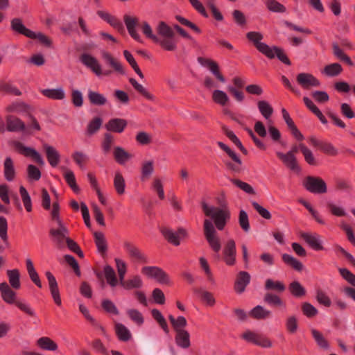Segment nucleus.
I'll return each instance as SVG.
<instances>
[{"instance_id": "1", "label": "nucleus", "mask_w": 355, "mask_h": 355, "mask_svg": "<svg viewBox=\"0 0 355 355\" xmlns=\"http://www.w3.org/2000/svg\"><path fill=\"white\" fill-rule=\"evenodd\" d=\"M217 203L219 207H210L205 202L201 203V206L204 214L214 220V223L209 219L204 220L205 237L211 249L214 252L218 253L221 248V243L216 229L218 230L224 229L230 218V212L223 198H218Z\"/></svg>"}, {"instance_id": "2", "label": "nucleus", "mask_w": 355, "mask_h": 355, "mask_svg": "<svg viewBox=\"0 0 355 355\" xmlns=\"http://www.w3.org/2000/svg\"><path fill=\"white\" fill-rule=\"evenodd\" d=\"M143 33L154 42L159 44L164 49L173 51L177 49L175 33L166 22L161 21L156 26L157 35L154 34L150 26L146 21L141 25Z\"/></svg>"}, {"instance_id": "3", "label": "nucleus", "mask_w": 355, "mask_h": 355, "mask_svg": "<svg viewBox=\"0 0 355 355\" xmlns=\"http://www.w3.org/2000/svg\"><path fill=\"white\" fill-rule=\"evenodd\" d=\"M49 234L59 249L64 248L67 242V239H69L68 236L69 230L62 221H58L56 228L50 229Z\"/></svg>"}, {"instance_id": "4", "label": "nucleus", "mask_w": 355, "mask_h": 355, "mask_svg": "<svg viewBox=\"0 0 355 355\" xmlns=\"http://www.w3.org/2000/svg\"><path fill=\"white\" fill-rule=\"evenodd\" d=\"M247 38L253 42L258 51L266 55L269 58H274L275 54L273 50L265 43L261 42L263 35L258 32H248L246 35Z\"/></svg>"}, {"instance_id": "5", "label": "nucleus", "mask_w": 355, "mask_h": 355, "mask_svg": "<svg viewBox=\"0 0 355 355\" xmlns=\"http://www.w3.org/2000/svg\"><path fill=\"white\" fill-rule=\"evenodd\" d=\"M304 186L311 193H324L327 192V186L320 178L308 176L304 181Z\"/></svg>"}, {"instance_id": "6", "label": "nucleus", "mask_w": 355, "mask_h": 355, "mask_svg": "<svg viewBox=\"0 0 355 355\" xmlns=\"http://www.w3.org/2000/svg\"><path fill=\"white\" fill-rule=\"evenodd\" d=\"M141 272L151 278H154L162 284H168V275L160 268L156 266H145L142 268Z\"/></svg>"}, {"instance_id": "7", "label": "nucleus", "mask_w": 355, "mask_h": 355, "mask_svg": "<svg viewBox=\"0 0 355 355\" xmlns=\"http://www.w3.org/2000/svg\"><path fill=\"white\" fill-rule=\"evenodd\" d=\"M223 261L228 266H233L236 263V249L235 241L232 239H228L223 250Z\"/></svg>"}, {"instance_id": "8", "label": "nucleus", "mask_w": 355, "mask_h": 355, "mask_svg": "<svg viewBox=\"0 0 355 355\" xmlns=\"http://www.w3.org/2000/svg\"><path fill=\"white\" fill-rule=\"evenodd\" d=\"M14 147L19 153L25 156L32 157L33 159L40 166H43L44 164V159L35 149L25 146L19 141H15L14 143Z\"/></svg>"}, {"instance_id": "9", "label": "nucleus", "mask_w": 355, "mask_h": 355, "mask_svg": "<svg viewBox=\"0 0 355 355\" xmlns=\"http://www.w3.org/2000/svg\"><path fill=\"white\" fill-rule=\"evenodd\" d=\"M161 232L168 242L175 245H179L180 240L187 236L186 230L183 228H179L178 232H173L171 229L162 227Z\"/></svg>"}, {"instance_id": "10", "label": "nucleus", "mask_w": 355, "mask_h": 355, "mask_svg": "<svg viewBox=\"0 0 355 355\" xmlns=\"http://www.w3.org/2000/svg\"><path fill=\"white\" fill-rule=\"evenodd\" d=\"M217 144L235 162L234 164H232L231 162H226L227 166L230 170H232L234 172H239L240 171V166L242 164V162H241V159L239 157V156L223 142L218 141Z\"/></svg>"}, {"instance_id": "11", "label": "nucleus", "mask_w": 355, "mask_h": 355, "mask_svg": "<svg viewBox=\"0 0 355 355\" xmlns=\"http://www.w3.org/2000/svg\"><path fill=\"white\" fill-rule=\"evenodd\" d=\"M82 63L87 67L89 68L97 76L103 74V70L98 60L92 55L83 53L80 58Z\"/></svg>"}, {"instance_id": "12", "label": "nucleus", "mask_w": 355, "mask_h": 355, "mask_svg": "<svg viewBox=\"0 0 355 355\" xmlns=\"http://www.w3.org/2000/svg\"><path fill=\"white\" fill-rule=\"evenodd\" d=\"M297 81L304 89L319 87L320 81L311 73H300L297 76Z\"/></svg>"}, {"instance_id": "13", "label": "nucleus", "mask_w": 355, "mask_h": 355, "mask_svg": "<svg viewBox=\"0 0 355 355\" xmlns=\"http://www.w3.org/2000/svg\"><path fill=\"white\" fill-rule=\"evenodd\" d=\"M277 156L282 162L291 171L295 172H298L300 170V166H298L297 158L295 155H293L292 153H283L282 152H277Z\"/></svg>"}, {"instance_id": "14", "label": "nucleus", "mask_w": 355, "mask_h": 355, "mask_svg": "<svg viewBox=\"0 0 355 355\" xmlns=\"http://www.w3.org/2000/svg\"><path fill=\"white\" fill-rule=\"evenodd\" d=\"M124 22L127 27L128 31L131 37L139 42H142L141 36L137 33L136 27L138 26L139 21L137 17H133L125 15L124 16Z\"/></svg>"}, {"instance_id": "15", "label": "nucleus", "mask_w": 355, "mask_h": 355, "mask_svg": "<svg viewBox=\"0 0 355 355\" xmlns=\"http://www.w3.org/2000/svg\"><path fill=\"white\" fill-rule=\"evenodd\" d=\"M46 277L48 279L49 289L51 291V294L52 297L55 302V303L60 306L62 304L61 298L60 296V292L58 286L57 281L55 277L49 271L46 272Z\"/></svg>"}, {"instance_id": "16", "label": "nucleus", "mask_w": 355, "mask_h": 355, "mask_svg": "<svg viewBox=\"0 0 355 355\" xmlns=\"http://www.w3.org/2000/svg\"><path fill=\"white\" fill-rule=\"evenodd\" d=\"M124 248L130 256V257L134 259L135 261L144 263H148V259L146 256L132 243L125 242L124 243Z\"/></svg>"}, {"instance_id": "17", "label": "nucleus", "mask_w": 355, "mask_h": 355, "mask_svg": "<svg viewBox=\"0 0 355 355\" xmlns=\"http://www.w3.org/2000/svg\"><path fill=\"white\" fill-rule=\"evenodd\" d=\"M300 236L313 249L315 250H322L320 236L316 233L301 232Z\"/></svg>"}, {"instance_id": "18", "label": "nucleus", "mask_w": 355, "mask_h": 355, "mask_svg": "<svg viewBox=\"0 0 355 355\" xmlns=\"http://www.w3.org/2000/svg\"><path fill=\"white\" fill-rule=\"evenodd\" d=\"M250 281V275L245 271H241L236 277L234 284V288L239 293H241L245 291V287L248 285Z\"/></svg>"}, {"instance_id": "19", "label": "nucleus", "mask_w": 355, "mask_h": 355, "mask_svg": "<svg viewBox=\"0 0 355 355\" xmlns=\"http://www.w3.org/2000/svg\"><path fill=\"white\" fill-rule=\"evenodd\" d=\"M10 26L13 31L22 34L27 37H34L33 31L27 28L19 18H14L10 21Z\"/></svg>"}, {"instance_id": "20", "label": "nucleus", "mask_w": 355, "mask_h": 355, "mask_svg": "<svg viewBox=\"0 0 355 355\" xmlns=\"http://www.w3.org/2000/svg\"><path fill=\"white\" fill-rule=\"evenodd\" d=\"M127 125V121L123 119H112L105 125L108 131L121 133Z\"/></svg>"}, {"instance_id": "21", "label": "nucleus", "mask_w": 355, "mask_h": 355, "mask_svg": "<svg viewBox=\"0 0 355 355\" xmlns=\"http://www.w3.org/2000/svg\"><path fill=\"white\" fill-rule=\"evenodd\" d=\"M102 57L105 60V63L110 65L115 71L119 73H124V69L120 62L114 58L108 52L103 51L102 53Z\"/></svg>"}, {"instance_id": "22", "label": "nucleus", "mask_w": 355, "mask_h": 355, "mask_svg": "<svg viewBox=\"0 0 355 355\" xmlns=\"http://www.w3.org/2000/svg\"><path fill=\"white\" fill-rule=\"evenodd\" d=\"M7 129L9 131L17 132L25 130V124L19 119L8 115L6 117Z\"/></svg>"}, {"instance_id": "23", "label": "nucleus", "mask_w": 355, "mask_h": 355, "mask_svg": "<svg viewBox=\"0 0 355 355\" xmlns=\"http://www.w3.org/2000/svg\"><path fill=\"white\" fill-rule=\"evenodd\" d=\"M43 147L45 150L46 155V157H47V159H48L49 164L53 167L56 166L60 161L59 153L57 151V150L55 148H53L46 144H44Z\"/></svg>"}, {"instance_id": "24", "label": "nucleus", "mask_w": 355, "mask_h": 355, "mask_svg": "<svg viewBox=\"0 0 355 355\" xmlns=\"http://www.w3.org/2000/svg\"><path fill=\"white\" fill-rule=\"evenodd\" d=\"M175 333V340L176 344L183 349L189 347L191 345L189 333L186 330L179 331Z\"/></svg>"}, {"instance_id": "25", "label": "nucleus", "mask_w": 355, "mask_h": 355, "mask_svg": "<svg viewBox=\"0 0 355 355\" xmlns=\"http://www.w3.org/2000/svg\"><path fill=\"white\" fill-rule=\"evenodd\" d=\"M0 291L5 302L9 304L15 302V293L12 291L6 282H3L0 284Z\"/></svg>"}, {"instance_id": "26", "label": "nucleus", "mask_w": 355, "mask_h": 355, "mask_svg": "<svg viewBox=\"0 0 355 355\" xmlns=\"http://www.w3.org/2000/svg\"><path fill=\"white\" fill-rule=\"evenodd\" d=\"M270 311L266 309L261 306H257L251 310L250 315L257 320H265L271 317Z\"/></svg>"}, {"instance_id": "27", "label": "nucleus", "mask_w": 355, "mask_h": 355, "mask_svg": "<svg viewBox=\"0 0 355 355\" xmlns=\"http://www.w3.org/2000/svg\"><path fill=\"white\" fill-rule=\"evenodd\" d=\"M41 93L51 99L62 100L65 98V93L62 88L57 89H44L41 90Z\"/></svg>"}, {"instance_id": "28", "label": "nucleus", "mask_w": 355, "mask_h": 355, "mask_svg": "<svg viewBox=\"0 0 355 355\" xmlns=\"http://www.w3.org/2000/svg\"><path fill=\"white\" fill-rule=\"evenodd\" d=\"M4 176L8 181H12L15 175L13 161L10 157H6L3 163Z\"/></svg>"}, {"instance_id": "29", "label": "nucleus", "mask_w": 355, "mask_h": 355, "mask_svg": "<svg viewBox=\"0 0 355 355\" xmlns=\"http://www.w3.org/2000/svg\"><path fill=\"white\" fill-rule=\"evenodd\" d=\"M121 285L127 290L139 288L143 286V281L139 275H135L126 281L124 280Z\"/></svg>"}, {"instance_id": "30", "label": "nucleus", "mask_w": 355, "mask_h": 355, "mask_svg": "<svg viewBox=\"0 0 355 355\" xmlns=\"http://www.w3.org/2000/svg\"><path fill=\"white\" fill-rule=\"evenodd\" d=\"M212 99L216 103L221 106H225L230 101V98L227 94L225 92L219 89H216L213 92Z\"/></svg>"}, {"instance_id": "31", "label": "nucleus", "mask_w": 355, "mask_h": 355, "mask_svg": "<svg viewBox=\"0 0 355 355\" xmlns=\"http://www.w3.org/2000/svg\"><path fill=\"white\" fill-rule=\"evenodd\" d=\"M87 96L90 103L95 105H103L107 103V98L103 94L92 90L88 91Z\"/></svg>"}, {"instance_id": "32", "label": "nucleus", "mask_w": 355, "mask_h": 355, "mask_svg": "<svg viewBox=\"0 0 355 355\" xmlns=\"http://www.w3.org/2000/svg\"><path fill=\"white\" fill-rule=\"evenodd\" d=\"M265 289L268 291H274L277 293H282L285 291V285L279 281H274L271 279H267L265 282Z\"/></svg>"}, {"instance_id": "33", "label": "nucleus", "mask_w": 355, "mask_h": 355, "mask_svg": "<svg viewBox=\"0 0 355 355\" xmlns=\"http://www.w3.org/2000/svg\"><path fill=\"white\" fill-rule=\"evenodd\" d=\"M104 274L107 283L112 287H115L119 284L115 271L110 266L107 265L104 267Z\"/></svg>"}, {"instance_id": "34", "label": "nucleus", "mask_w": 355, "mask_h": 355, "mask_svg": "<svg viewBox=\"0 0 355 355\" xmlns=\"http://www.w3.org/2000/svg\"><path fill=\"white\" fill-rule=\"evenodd\" d=\"M168 319L175 332L184 330V328L187 324V320L183 316H179L175 319L172 315H170Z\"/></svg>"}, {"instance_id": "35", "label": "nucleus", "mask_w": 355, "mask_h": 355, "mask_svg": "<svg viewBox=\"0 0 355 355\" xmlns=\"http://www.w3.org/2000/svg\"><path fill=\"white\" fill-rule=\"evenodd\" d=\"M114 187L119 195H122L125 193V180L119 172H116L114 178Z\"/></svg>"}, {"instance_id": "36", "label": "nucleus", "mask_w": 355, "mask_h": 355, "mask_svg": "<svg viewBox=\"0 0 355 355\" xmlns=\"http://www.w3.org/2000/svg\"><path fill=\"white\" fill-rule=\"evenodd\" d=\"M288 288L291 294L297 297H301L306 295L305 288L297 281L291 282Z\"/></svg>"}, {"instance_id": "37", "label": "nucleus", "mask_w": 355, "mask_h": 355, "mask_svg": "<svg viewBox=\"0 0 355 355\" xmlns=\"http://www.w3.org/2000/svg\"><path fill=\"white\" fill-rule=\"evenodd\" d=\"M37 345L42 349L49 351H55L57 344L48 337H42L37 340Z\"/></svg>"}, {"instance_id": "38", "label": "nucleus", "mask_w": 355, "mask_h": 355, "mask_svg": "<svg viewBox=\"0 0 355 355\" xmlns=\"http://www.w3.org/2000/svg\"><path fill=\"white\" fill-rule=\"evenodd\" d=\"M263 301L271 306H284V302L277 295L272 293H266L263 297Z\"/></svg>"}, {"instance_id": "39", "label": "nucleus", "mask_w": 355, "mask_h": 355, "mask_svg": "<svg viewBox=\"0 0 355 355\" xmlns=\"http://www.w3.org/2000/svg\"><path fill=\"white\" fill-rule=\"evenodd\" d=\"M282 260L285 263L297 271H301L303 268V265L300 261L288 254H282Z\"/></svg>"}, {"instance_id": "40", "label": "nucleus", "mask_w": 355, "mask_h": 355, "mask_svg": "<svg viewBox=\"0 0 355 355\" xmlns=\"http://www.w3.org/2000/svg\"><path fill=\"white\" fill-rule=\"evenodd\" d=\"M154 171V166L153 161H145L141 166V177L142 181H145L149 178Z\"/></svg>"}, {"instance_id": "41", "label": "nucleus", "mask_w": 355, "mask_h": 355, "mask_svg": "<svg viewBox=\"0 0 355 355\" xmlns=\"http://www.w3.org/2000/svg\"><path fill=\"white\" fill-rule=\"evenodd\" d=\"M114 156L116 161L120 164H123L130 157V155L121 147L114 148Z\"/></svg>"}, {"instance_id": "42", "label": "nucleus", "mask_w": 355, "mask_h": 355, "mask_svg": "<svg viewBox=\"0 0 355 355\" xmlns=\"http://www.w3.org/2000/svg\"><path fill=\"white\" fill-rule=\"evenodd\" d=\"M7 275L9 279V282L11 286L15 289H18L20 287L19 282V272L17 269L8 270Z\"/></svg>"}, {"instance_id": "43", "label": "nucleus", "mask_w": 355, "mask_h": 355, "mask_svg": "<svg viewBox=\"0 0 355 355\" xmlns=\"http://www.w3.org/2000/svg\"><path fill=\"white\" fill-rule=\"evenodd\" d=\"M102 123L103 120L100 117H94L87 125V135L91 136L97 132Z\"/></svg>"}, {"instance_id": "44", "label": "nucleus", "mask_w": 355, "mask_h": 355, "mask_svg": "<svg viewBox=\"0 0 355 355\" xmlns=\"http://www.w3.org/2000/svg\"><path fill=\"white\" fill-rule=\"evenodd\" d=\"M223 130L226 136L241 150L243 153L246 155L248 153L247 150L243 147L241 142L234 133L228 130L226 127H223Z\"/></svg>"}, {"instance_id": "45", "label": "nucleus", "mask_w": 355, "mask_h": 355, "mask_svg": "<svg viewBox=\"0 0 355 355\" xmlns=\"http://www.w3.org/2000/svg\"><path fill=\"white\" fill-rule=\"evenodd\" d=\"M115 330L119 338L123 341H127L131 337L130 331L122 324H116Z\"/></svg>"}, {"instance_id": "46", "label": "nucleus", "mask_w": 355, "mask_h": 355, "mask_svg": "<svg viewBox=\"0 0 355 355\" xmlns=\"http://www.w3.org/2000/svg\"><path fill=\"white\" fill-rule=\"evenodd\" d=\"M94 239L98 251L101 254L105 253L107 246L104 235L101 232H95Z\"/></svg>"}, {"instance_id": "47", "label": "nucleus", "mask_w": 355, "mask_h": 355, "mask_svg": "<svg viewBox=\"0 0 355 355\" xmlns=\"http://www.w3.org/2000/svg\"><path fill=\"white\" fill-rule=\"evenodd\" d=\"M299 148L304 157L305 161L310 165H315L316 161L313 153L304 144H300Z\"/></svg>"}, {"instance_id": "48", "label": "nucleus", "mask_w": 355, "mask_h": 355, "mask_svg": "<svg viewBox=\"0 0 355 355\" xmlns=\"http://www.w3.org/2000/svg\"><path fill=\"white\" fill-rule=\"evenodd\" d=\"M257 106L259 112L263 116L264 118L268 119L273 112L272 107L266 101H259L257 103Z\"/></svg>"}, {"instance_id": "49", "label": "nucleus", "mask_w": 355, "mask_h": 355, "mask_svg": "<svg viewBox=\"0 0 355 355\" xmlns=\"http://www.w3.org/2000/svg\"><path fill=\"white\" fill-rule=\"evenodd\" d=\"M311 334L318 345L323 349H328L329 345L323 335L315 329L311 330Z\"/></svg>"}, {"instance_id": "50", "label": "nucleus", "mask_w": 355, "mask_h": 355, "mask_svg": "<svg viewBox=\"0 0 355 355\" xmlns=\"http://www.w3.org/2000/svg\"><path fill=\"white\" fill-rule=\"evenodd\" d=\"M19 193L25 209H26L27 211H31L32 202L28 191L23 186H21L19 188Z\"/></svg>"}, {"instance_id": "51", "label": "nucleus", "mask_w": 355, "mask_h": 355, "mask_svg": "<svg viewBox=\"0 0 355 355\" xmlns=\"http://www.w3.org/2000/svg\"><path fill=\"white\" fill-rule=\"evenodd\" d=\"M151 313H152V315H153V318L159 323V324L163 329V330L166 333H168L169 329H168L167 323H166L164 318L160 313V311H158L157 309H155L152 310Z\"/></svg>"}, {"instance_id": "52", "label": "nucleus", "mask_w": 355, "mask_h": 355, "mask_svg": "<svg viewBox=\"0 0 355 355\" xmlns=\"http://www.w3.org/2000/svg\"><path fill=\"white\" fill-rule=\"evenodd\" d=\"M115 262L116 265V269L119 275V283L121 284V283L125 280V275L126 273V264L125 263L119 259H115Z\"/></svg>"}, {"instance_id": "53", "label": "nucleus", "mask_w": 355, "mask_h": 355, "mask_svg": "<svg viewBox=\"0 0 355 355\" xmlns=\"http://www.w3.org/2000/svg\"><path fill=\"white\" fill-rule=\"evenodd\" d=\"M231 182L238 188L248 194H254V189L247 182H243L238 179H231Z\"/></svg>"}, {"instance_id": "54", "label": "nucleus", "mask_w": 355, "mask_h": 355, "mask_svg": "<svg viewBox=\"0 0 355 355\" xmlns=\"http://www.w3.org/2000/svg\"><path fill=\"white\" fill-rule=\"evenodd\" d=\"M342 71V67L338 63H334L327 65L324 69V72L329 76H335Z\"/></svg>"}, {"instance_id": "55", "label": "nucleus", "mask_w": 355, "mask_h": 355, "mask_svg": "<svg viewBox=\"0 0 355 355\" xmlns=\"http://www.w3.org/2000/svg\"><path fill=\"white\" fill-rule=\"evenodd\" d=\"M130 318L137 324L141 325L144 322V318L141 313L137 309H130L126 311Z\"/></svg>"}, {"instance_id": "56", "label": "nucleus", "mask_w": 355, "mask_h": 355, "mask_svg": "<svg viewBox=\"0 0 355 355\" xmlns=\"http://www.w3.org/2000/svg\"><path fill=\"white\" fill-rule=\"evenodd\" d=\"M266 3L267 8L272 12H284L286 10L285 7L276 0H266Z\"/></svg>"}, {"instance_id": "57", "label": "nucleus", "mask_w": 355, "mask_h": 355, "mask_svg": "<svg viewBox=\"0 0 355 355\" xmlns=\"http://www.w3.org/2000/svg\"><path fill=\"white\" fill-rule=\"evenodd\" d=\"M64 178L69 187L75 191H78V187L76 182L75 175L73 171L70 170H66L64 174Z\"/></svg>"}, {"instance_id": "58", "label": "nucleus", "mask_w": 355, "mask_h": 355, "mask_svg": "<svg viewBox=\"0 0 355 355\" xmlns=\"http://www.w3.org/2000/svg\"><path fill=\"white\" fill-rule=\"evenodd\" d=\"M7 230H8L7 220L4 217L1 216L0 217V238L3 240V241L5 243V244L8 246V241Z\"/></svg>"}, {"instance_id": "59", "label": "nucleus", "mask_w": 355, "mask_h": 355, "mask_svg": "<svg viewBox=\"0 0 355 355\" xmlns=\"http://www.w3.org/2000/svg\"><path fill=\"white\" fill-rule=\"evenodd\" d=\"M7 110L10 112L22 113L27 112L28 106L24 103L16 102L8 106Z\"/></svg>"}, {"instance_id": "60", "label": "nucleus", "mask_w": 355, "mask_h": 355, "mask_svg": "<svg viewBox=\"0 0 355 355\" xmlns=\"http://www.w3.org/2000/svg\"><path fill=\"white\" fill-rule=\"evenodd\" d=\"M286 327L288 332L294 334L298 327L297 319L295 315H290L286 318Z\"/></svg>"}, {"instance_id": "61", "label": "nucleus", "mask_w": 355, "mask_h": 355, "mask_svg": "<svg viewBox=\"0 0 355 355\" xmlns=\"http://www.w3.org/2000/svg\"><path fill=\"white\" fill-rule=\"evenodd\" d=\"M333 51L334 54L340 60L345 62L349 65H352V62L350 58L343 52L337 44H333Z\"/></svg>"}, {"instance_id": "62", "label": "nucleus", "mask_w": 355, "mask_h": 355, "mask_svg": "<svg viewBox=\"0 0 355 355\" xmlns=\"http://www.w3.org/2000/svg\"><path fill=\"white\" fill-rule=\"evenodd\" d=\"M239 223L241 226V227L246 232H248L250 230V224H249V220L247 213L241 210L239 213Z\"/></svg>"}, {"instance_id": "63", "label": "nucleus", "mask_w": 355, "mask_h": 355, "mask_svg": "<svg viewBox=\"0 0 355 355\" xmlns=\"http://www.w3.org/2000/svg\"><path fill=\"white\" fill-rule=\"evenodd\" d=\"M0 89L8 94L19 96L21 92L13 85L9 83H3L0 85Z\"/></svg>"}, {"instance_id": "64", "label": "nucleus", "mask_w": 355, "mask_h": 355, "mask_svg": "<svg viewBox=\"0 0 355 355\" xmlns=\"http://www.w3.org/2000/svg\"><path fill=\"white\" fill-rule=\"evenodd\" d=\"M340 275L352 286L355 287V275L347 268L338 269Z\"/></svg>"}]
</instances>
